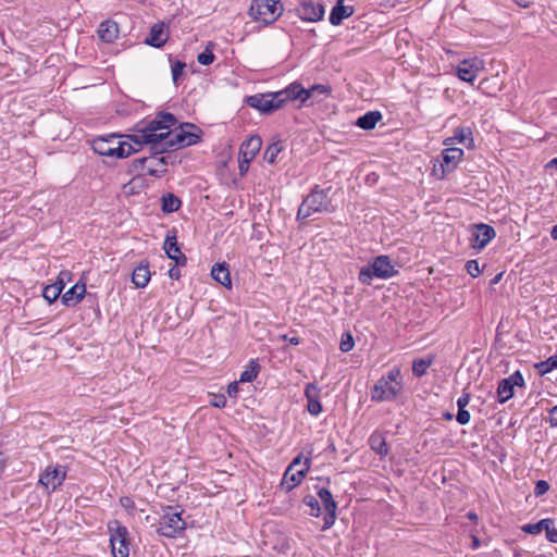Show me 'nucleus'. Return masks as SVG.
<instances>
[{"label": "nucleus", "mask_w": 557, "mask_h": 557, "mask_svg": "<svg viewBox=\"0 0 557 557\" xmlns=\"http://www.w3.org/2000/svg\"><path fill=\"white\" fill-rule=\"evenodd\" d=\"M176 122L172 113L161 112L153 120L138 125L135 133L126 137L137 146L151 145L152 150L164 152L169 149L171 128Z\"/></svg>", "instance_id": "nucleus-1"}, {"label": "nucleus", "mask_w": 557, "mask_h": 557, "mask_svg": "<svg viewBox=\"0 0 557 557\" xmlns=\"http://www.w3.org/2000/svg\"><path fill=\"white\" fill-rule=\"evenodd\" d=\"M403 387L400 368L393 367L374 384L371 389V399L376 403L393 401L403 392Z\"/></svg>", "instance_id": "nucleus-2"}, {"label": "nucleus", "mask_w": 557, "mask_h": 557, "mask_svg": "<svg viewBox=\"0 0 557 557\" xmlns=\"http://www.w3.org/2000/svg\"><path fill=\"white\" fill-rule=\"evenodd\" d=\"M122 136L112 134L108 137H99L92 140V150L103 157L127 158L138 151L129 141L122 140Z\"/></svg>", "instance_id": "nucleus-3"}, {"label": "nucleus", "mask_w": 557, "mask_h": 557, "mask_svg": "<svg viewBox=\"0 0 557 557\" xmlns=\"http://www.w3.org/2000/svg\"><path fill=\"white\" fill-rule=\"evenodd\" d=\"M398 273L395 265L386 255L373 258L370 263L362 267L358 280L364 285H371L373 278L388 280Z\"/></svg>", "instance_id": "nucleus-4"}, {"label": "nucleus", "mask_w": 557, "mask_h": 557, "mask_svg": "<svg viewBox=\"0 0 557 557\" xmlns=\"http://www.w3.org/2000/svg\"><path fill=\"white\" fill-rule=\"evenodd\" d=\"M327 211H331V201L327 196V190L320 189L315 186L299 206L297 220H306L314 213Z\"/></svg>", "instance_id": "nucleus-5"}, {"label": "nucleus", "mask_w": 557, "mask_h": 557, "mask_svg": "<svg viewBox=\"0 0 557 557\" xmlns=\"http://www.w3.org/2000/svg\"><path fill=\"white\" fill-rule=\"evenodd\" d=\"M182 510L177 507L164 508L159 522L154 525L156 532L165 537H176L186 529V522L182 518Z\"/></svg>", "instance_id": "nucleus-6"}, {"label": "nucleus", "mask_w": 557, "mask_h": 557, "mask_svg": "<svg viewBox=\"0 0 557 557\" xmlns=\"http://www.w3.org/2000/svg\"><path fill=\"white\" fill-rule=\"evenodd\" d=\"M282 12L283 5L280 0H253L249 8V15L267 25L275 22Z\"/></svg>", "instance_id": "nucleus-7"}, {"label": "nucleus", "mask_w": 557, "mask_h": 557, "mask_svg": "<svg viewBox=\"0 0 557 557\" xmlns=\"http://www.w3.org/2000/svg\"><path fill=\"white\" fill-rule=\"evenodd\" d=\"M110 533V545L113 557H128L129 556V534L126 527L122 525L120 521L113 520L108 524Z\"/></svg>", "instance_id": "nucleus-8"}, {"label": "nucleus", "mask_w": 557, "mask_h": 557, "mask_svg": "<svg viewBox=\"0 0 557 557\" xmlns=\"http://www.w3.org/2000/svg\"><path fill=\"white\" fill-rule=\"evenodd\" d=\"M153 151L154 152L149 157L133 160V171L144 175L148 174L156 177L162 176L166 172V158L159 156L161 152H158V150Z\"/></svg>", "instance_id": "nucleus-9"}, {"label": "nucleus", "mask_w": 557, "mask_h": 557, "mask_svg": "<svg viewBox=\"0 0 557 557\" xmlns=\"http://www.w3.org/2000/svg\"><path fill=\"white\" fill-rule=\"evenodd\" d=\"M310 458H306L304 461H301V456H297L287 467L283 475L282 487L286 492H289L298 486L310 470Z\"/></svg>", "instance_id": "nucleus-10"}, {"label": "nucleus", "mask_w": 557, "mask_h": 557, "mask_svg": "<svg viewBox=\"0 0 557 557\" xmlns=\"http://www.w3.org/2000/svg\"><path fill=\"white\" fill-rule=\"evenodd\" d=\"M201 131L194 124L185 123L178 128L171 131L169 149L188 147L200 140Z\"/></svg>", "instance_id": "nucleus-11"}, {"label": "nucleus", "mask_w": 557, "mask_h": 557, "mask_svg": "<svg viewBox=\"0 0 557 557\" xmlns=\"http://www.w3.org/2000/svg\"><path fill=\"white\" fill-rule=\"evenodd\" d=\"M66 478V469L63 466L49 465L39 476V483L50 492L62 485Z\"/></svg>", "instance_id": "nucleus-12"}, {"label": "nucleus", "mask_w": 557, "mask_h": 557, "mask_svg": "<svg viewBox=\"0 0 557 557\" xmlns=\"http://www.w3.org/2000/svg\"><path fill=\"white\" fill-rule=\"evenodd\" d=\"M484 70V61L480 58H471L461 61L457 66V75L461 81L473 83Z\"/></svg>", "instance_id": "nucleus-13"}, {"label": "nucleus", "mask_w": 557, "mask_h": 557, "mask_svg": "<svg viewBox=\"0 0 557 557\" xmlns=\"http://www.w3.org/2000/svg\"><path fill=\"white\" fill-rule=\"evenodd\" d=\"M524 379L520 371L513 372L510 376L503 379L498 383L497 396L498 401L504 404L513 396L515 386H523Z\"/></svg>", "instance_id": "nucleus-14"}, {"label": "nucleus", "mask_w": 557, "mask_h": 557, "mask_svg": "<svg viewBox=\"0 0 557 557\" xmlns=\"http://www.w3.org/2000/svg\"><path fill=\"white\" fill-rule=\"evenodd\" d=\"M318 496L321 499L324 509L326 511L323 521V530L330 529L336 520L337 504L333 498V495L329 488L321 487L318 490Z\"/></svg>", "instance_id": "nucleus-15"}, {"label": "nucleus", "mask_w": 557, "mask_h": 557, "mask_svg": "<svg viewBox=\"0 0 557 557\" xmlns=\"http://www.w3.org/2000/svg\"><path fill=\"white\" fill-rule=\"evenodd\" d=\"M495 230L487 224H475L471 228L472 247L482 250L495 237Z\"/></svg>", "instance_id": "nucleus-16"}, {"label": "nucleus", "mask_w": 557, "mask_h": 557, "mask_svg": "<svg viewBox=\"0 0 557 557\" xmlns=\"http://www.w3.org/2000/svg\"><path fill=\"white\" fill-rule=\"evenodd\" d=\"M297 15L306 22H318L324 16V7L319 2L302 1L296 9Z\"/></svg>", "instance_id": "nucleus-17"}, {"label": "nucleus", "mask_w": 557, "mask_h": 557, "mask_svg": "<svg viewBox=\"0 0 557 557\" xmlns=\"http://www.w3.org/2000/svg\"><path fill=\"white\" fill-rule=\"evenodd\" d=\"M305 396L308 400L307 409L310 414L317 417L322 412L320 401V388L314 383H308L305 388Z\"/></svg>", "instance_id": "nucleus-18"}, {"label": "nucleus", "mask_w": 557, "mask_h": 557, "mask_svg": "<svg viewBox=\"0 0 557 557\" xmlns=\"http://www.w3.org/2000/svg\"><path fill=\"white\" fill-rule=\"evenodd\" d=\"M261 146V138L252 135L240 145L239 156L244 158V162H250L260 151Z\"/></svg>", "instance_id": "nucleus-19"}, {"label": "nucleus", "mask_w": 557, "mask_h": 557, "mask_svg": "<svg viewBox=\"0 0 557 557\" xmlns=\"http://www.w3.org/2000/svg\"><path fill=\"white\" fill-rule=\"evenodd\" d=\"M166 256L174 260L177 265H185L187 262L186 256L181 251L175 236H166L163 245Z\"/></svg>", "instance_id": "nucleus-20"}, {"label": "nucleus", "mask_w": 557, "mask_h": 557, "mask_svg": "<svg viewBox=\"0 0 557 557\" xmlns=\"http://www.w3.org/2000/svg\"><path fill=\"white\" fill-rule=\"evenodd\" d=\"M97 34L101 41L111 44L119 36V25L111 20L103 21L100 23Z\"/></svg>", "instance_id": "nucleus-21"}, {"label": "nucleus", "mask_w": 557, "mask_h": 557, "mask_svg": "<svg viewBox=\"0 0 557 557\" xmlns=\"http://www.w3.org/2000/svg\"><path fill=\"white\" fill-rule=\"evenodd\" d=\"M86 293L85 283L77 282L74 286H72L67 292L62 295V302L67 307L75 306L78 304Z\"/></svg>", "instance_id": "nucleus-22"}, {"label": "nucleus", "mask_w": 557, "mask_h": 557, "mask_svg": "<svg viewBox=\"0 0 557 557\" xmlns=\"http://www.w3.org/2000/svg\"><path fill=\"white\" fill-rule=\"evenodd\" d=\"M247 104L262 113H271L274 111L271 99L268 94L249 96L246 100Z\"/></svg>", "instance_id": "nucleus-23"}, {"label": "nucleus", "mask_w": 557, "mask_h": 557, "mask_svg": "<svg viewBox=\"0 0 557 557\" xmlns=\"http://www.w3.org/2000/svg\"><path fill=\"white\" fill-rule=\"evenodd\" d=\"M168 40V34L164 29L163 24H154L148 37L145 39V42L151 47L160 48Z\"/></svg>", "instance_id": "nucleus-24"}, {"label": "nucleus", "mask_w": 557, "mask_h": 557, "mask_svg": "<svg viewBox=\"0 0 557 557\" xmlns=\"http://www.w3.org/2000/svg\"><path fill=\"white\" fill-rule=\"evenodd\" d=\"M211 276L214 281H216L221 285H223L227 288L232 287L230 270L225 262L215 263L211 269Z\"/></svg>", "instance_id": "nucleus-25"}, {"label": "nucleus", "mask_w": 557, "mask_h": 557, "mask_svg": "<svg viewBox=\"0 0 557 557\" xmlns=\"http://www.w3.org/2000/svg\"><path fill=\"white\" fill-rule=\"evenodd\" d=\"M287 101L300 100L302 104L308 101V91L300 83L294 82L283 89Z\"/></svg>", "instance_id": "nucleus-26"}, {"label": "nucleus", "mask_w": 557, "mask_h": 557, "mask_svg": "<svg viewBox=\"0 0 557 557\" xmlns=\"http://www.w3.org/2000/svg\"><path fill=\"white\" fill-rule=\"evenodd\" d=\"M355 12L351 5H334L330 13V23L334 26L339 25L343 20L350 17Z\"/></svg>", "instance_id": "nucleus-27"}, {"label": "nucleus", "mask_w": 557, "mask_h": 557, "mask_svg": "<svg viewBox=\"0 0 557 557\" xmlns=\"http://www.w3.org/2000/svg\"><path fill=\"white\" fill-rule=\"evenodd\" d=\"M455 140H457L459 144L465 145L466 147L470 148L473 146V137H472V131L470 127H460L455 131L454 137L447 138L445 140V145L453 144Z\"/></svg>", "instance_id": "nucleus-28"}, {"label": "nucleus", "mask_w": 557, "mask_h": 557, "mask_svg": "<svg viewBox=\"0 0 557 557\" xmlns=\"http://www.w3.org/2000/svg\"><path fill=\"white\" fill-rule=\"evenodd\" d=\"M369 445L381 457H385L388 454V447L383 433L373 432L369 437Z\"/></svg>", "instance_id": "nucleus-29"}, {"label": "nucleus", "mask_w": 557, "mask_h": 557, "mask_svg": "<svg viewBox=\"0 0 557 557\" xmlns=\"http://www.w3.org/2000/svg\"><path fill=\"white\" fill-rule=\"evenodd\" d=\"M150 281V271L147 264H139L133 271L132 282L136 287L144 288Z\"/></svg>", "instance_id": "nucleus-30"}, {"label": "nucleus", "mask_w": 557, "mask_h": 557, "mask_svg": "<svg viewBox=\"0 0 557 557\" xmlns=\"http://www.w3.org/2000/svg\"><path fill=\"white\" fill-rule=\"evenodd\" d=\"M381 119H382L381 112L369 111L366 114L358 117L356 125L366 131L373 129Z\"/></svg>", "instance_id": "nucleus-31"}, {"label": "nucleus", "mask_w": 557, "mask_h": 557, "mask_svg": "<svg viewBox=\"0 0 557 557\" xmlns=\"http://www.w3.org/2000/svg\"><path fill=\"white\" fill-rule=\"evenodd\" d=\"M308 91V100L312 99V102H320L331 92L329 85L318 84L310 88H306Z\"/></svg>", "instance_id": "nucleus-32"}, {"label": "nucleus", "mask_w": 557, "mask_h": 557, "mask_svg": "<svg viewBox=\"0 0 557 557\" xmlns=\"http://www.w3.org/2000/svg\"><path fill=\"white\" fill-rule=\"evenodd\" d=\"M443 161L447 166L455 168L456 164L461 160L463 150L460 148H446L442 152Z\"/></svg>", "instance_id": "nucleus-33"}, {"label": "nucleus", "mask_w": 557, "mask_h": 557, "mask_svg": "<svg viewBox=\"0 0 557 557\" xmlns=\"http://www.w3.org/2000/svg\"><path fill=\"white\" fill-rule=\"evenodd\" d=\"M260 372V364L257 359H251L239 376V382H252Z\"/></svg>", "instance_id": "nucleus-34"}, {"label": "nucleus", "mask_w": 557, "mask_h": 557, "mask_svg": "<svg viewBox=\"0 0 557 557\" xmlns=\"http://www.w3.org/2000/svg\"><path fill=\"white\" fill-rule=\"evenodd\" d=\"M182 201L174 194H165L162 196V211L172 213L180 209Z\"/></svg>", "instance_id": "nucleus-35"}, {"label": "nucleus", "mask_w": 557, "mask_h": 557, "mask_svg": "<svg viewBox=\"0 0 557 557\" xmlns=\"http://www.w3.org/2000/svg\"><path fill=\"white\" fill-rule=\"evenodd\" d=\"M552 524V519H542L536 523H528L522 527V531L529 534H540Z\"/></svg>", "instance_id": "nucleus-36"}, {"label": "nucleus", "mask_w": 557, "mask_h": 557, "mask_svg": "<svg viewBox=\"0 0 557 557\" xmlns=\"http://www.w3.org/2000/svg\"><path fill=\"white\" fill-rule=\"evenodd\" d=\"M62 293V286L60 284L47 285L44 288L42 297L49 302H54Z\"/></svg>", "instance_id": "nucleus-37"}, {"label": "nucleus", "mask_w": 557, "mask_h": 557, "mask_svg": "<svg viewBox=\"0 0 557 557\" xmlns=\"http://www.w3.org/2000/svg\"><path fill=\"white\" fill-rule=\"evenodd\" d=\"M536 368L541 374H546L554 369H557V355H554L545 361L537 363Z\"/></svg>", "instance_id": "nucleus-38"}, {"label": "nucleus", "mask_w": 557, "mask_h": 557, "mask_svg": "<svg viewBox=\"0 0 557 557\" xmlns=\"http://www.w3.org/2000/svg\"><path fill=\"white\" fill-rule=\"evenodd\" d=\"M268 95L271 99L272 106H274V111L282 108L287 102L286 94L283 89L276 92H268Z\"/></svg>", "instance_id": "nucleus-39"}, {"label": "nucleus", "mask_w": 557, "mask_h": 557, "mask_svg": "<svg viewBox=\"0 0 557 557\" xmlns=\"http://www.w3.org/2000/svg\"><path fill=\"white\" fill-rule=\"evenodd\" d=\"M281 150H282V147L278 143H274V144L270 145L264 152V160L268 163H274L276 161V157L281 152Z\"/></svg>", "instance_id": "nucleus-40"}, {"label": "nucleus", "mask_w": 557, "mask_h": 557, "mask_svg": "<svg viewBox=\"0 0 557 557\" xmlns=\"http://www.w3.org/2000/svg\"><path fill=\"white\" fill-rule=\"evenodd\" d=\"M305 504L310 507L309 515L312 517H319L321 513V507L319 500L314 496H306L304 499Z\"/></svg>", "instance_id": "nucleus-41"}, {"label": "nucleus", "mask_w": 557, "mask_h": 557, "mask_svg": "<svg viewBox=\"0 0 557 557\" xmlns=\"http://www.w3.org/2000/svg\"><path fill=\"white\" fill-rule=\"evenodd\" d=\"M355 346L354 337L350 333H345L342 335L341 343H339V349L343 352L350 351Z\"/></svg>", "instance_id": "nucleus-42"}, {"label": "nucleus", "mask_w": 557, "mask_h": 557, "mask_svg": "<svg viewBox=\"0 0 557 557\" xmlns=\"http://www.w3.org/2000/svg\"><path fill=\"white\" fill-rule=\"evenodd\" d=\"M431 362L425 361L423 359L414 360L412 366V371L416 376H422L426 369L430 367Z\"/></svg>", "instance_id": "nucleus-43"}, {"label": "nucleus", "mask_w": 557, "mask_h": 557, "mask_svg": "<svg viewBox=\"0 0 557 557\" xmlns=\"http://www.w3.org/2000/svg\"><path fill=\"white\" fill-rule=\"evenodd\" d=\"M197 61L201 65H210L214 61V54L212 51L207 47L206 50L198 54Z\"/></svg>", "instance_id": "nucleus-44"}, {"label": "nucleus", "mask_w": 557, "mask_h": 557, "mask_svg": "<svg viewBox=\"0 0 557 557\" xmlns=\"http://www.w3.org/2000/svg\"><path fill=\"white\" fill-rule=\"evenodd\" d=\"M466 270L472 277H476L481 273V269L476 260H469L466 263Z\"/></svg>", "instance_id": "nucleus-45"}, {"label": "nucleus", "mask_w": 557, "mask_h": 557, "mask_svg": "<svg viewBox=\"0 0 557 557\" xmlns=\"http://www.w3.org/2000/svg\"><path fill=\"white\" fill-rule=\"evenodd\" d=\"M185 63L181 61H176L172 64V78L176 83L181 75L183 74V71L185 69Z\"/></svg>", "instance_id": "nucleus-46"}, {"label": "nucleus", "mask_w": 557, "mask_h": 557, "mask_svg": "<svg viewBox=\"0 0 557 557\" xmlns=\"http://www.w3.org/2000/svg\"><path fill=\"white\" fill-rule=\"evenodd\" d=\"M210 404L215 408H224L226 406V398L223 394L213 395Z\"/></svg>", "instance_id": "nucleus-47"}, {"label": "nucleus", "mask_w": 557, "mask_h": 557, "mask_svg": "<svg viewBox=\"0 0 557 557\" xmlns=\"http://www.w3.org/2000/svg\"><path fill=\"white\" fill-rule=\"evenodd\" d=\"M548 490H549V484L544 480H540L535 484L534 494L536 496H541V495H544Z\"/></svg>", "instance_id": "nucleus-48"}, {"label": "nucleus", "mask_w": 557, "mask_h": 557, "mask_svg": "<svg viewBox=\"0 0 557 557\" xmlns=\"http://www.w3.org/2000/svg\"><path fill=\"white\" fill-rule=\"evenodd\" d=\"M456 420L461 425L468 424L470 421V412L466 409H458Z\"/></svg>", "instance_id": "nucleus-49"}, {"label": "nucleus", "mask_w": 557, "mask_h": 557, "mask_svg": "<svg viewBox=\"0 0 557 557\" xmlns=\"http://www.w3.org/2000/svg\"><path fill=\"white\" fill-rule=\"evenodd\" d=\"M546 539L550 543H557V529L554 525V521L552 520V524L545 529Z\"/></svg>", "instance_id": "nucleus-50"}, {"label": "nucleus", "mask_w": 557, "mask_h": 557, "mask_svg": "<svg viewBox=\"0 0 557 557\" xmlns=\"http://www.w3.org/2000/svg\"><path fill=\"white\" fill-rule=\"evenodd\" d=\"M470 401V394L463 393L458 399H457V406L458 409H466Z\"/></svg>", "instance_id": "nucleus-51"}, {"label": "nucleus", "mask_w": 557, "mask_h": 557, "mask_svg": "<svg viewBox=\"0 0 557 557\" xmlns=\"http://www.w3.org/2000/svg\"><path fill=\"white\" fill-rule=\"evenodd\" d=\"M548 421L550 426H557V406L553 407L548 412Z\"/></svg>", "instance_id": "nucleus-52"}, {"label": "nucleus", "mask_w": 557, "mask_h": 557, "mask_svg": "<svg viewBox=\"0 0 557 557\" xmlns=\"http://www.w3.org/2000/svg\"><path fill=\"white\" fill-rule=\"evenodd\" d=\"M237 393H238V382H232L228 384L227 386V395L230 397H237Z\"/></svg>", "instance_id": "nucleus-53"}, {"label": "nucleus", "mask_w": 557, "mask_h": 557, "mask_svg": "<svg viewBox=\"0 0 557 557\" xmlns=\"http://www.w3.org/2000/svg\"><path fill=\"white\" fill-rule=\"evenodd\" d=\"M180 267L181 265H177L175 263V265H173L170 270H169V276L172 278V280H178L181 277V270H180Z\"/></svg>", "instance_id": "nucleus-54"}, {"label": "nucleus", "mask_w": 557, "mask_h": 557, "mask_svg": "<svg viewBox=\"0 0 557 557\" xmlns=\"http://www.w3.org/2000/svg\"><path fill=\"white\" fill-rule=\"evenodd\" d=\"M69 278H70V272H66V271L60 272V274L58 276V281L54 284H60L63 289L65 286V280H69Z\"/></svg>", "instance_id": "nucleus-55"}, {"label": "nucleus", "mask_w": 557, "mask_h": 557, "mask_svg": "<svg viewBox=\"0 0 557 557\" xmlns=\"http://www.w3.org/2000/svg\"><path fill=\"white\" fill-rule=\"evenodd\" d=\"M250 162H244V158L239 156V172L240 174H245L248 171Z\"/></svg>", "instance_id": "nucleus-56"}, {"label": "nucleus", "mask_w": 557, "mask_h": 557, "mask_svg": "<svg viewBox=\"0 0 557 557\" xmlns=\"http://www.w3.org/2000/svg\"><path fill=\"white\" fill-rule=\"evenodd\" d=\"M284 339L288 341L289 344L292 345H298L299 344V338L294 336V337H287L286 335L284 336Z\"/></svg>", "instance_id": "nucleus-57"}, {"label": "nucleus", "mask_w": 557, "mask_h": 557, "mask_svg": "<svg viewBox=\"0 0 557 557\" xmlns=\"http://www.w3.org/2000/svg\"><path fill=\"white\" fill-rule=\"evenodd\" d=\"M479 547H480V540L475 535H472V548L478 549Z\"/></svg>", "instance_id": "nucleus-58"}, {"label": "nucleus", "mask_w": 557, "mask_h": 557, "mask_svg": "<svg viewBox=\"0 0 557 557\" xmlns=\"http://www.w3.org/2000/svg\"><path fill=\"white\" fill-rule=\"evenodd\" d=\"M546 168H555V169H557V158L552 159V160L547 163Z\"/></svg>", "instance_id": "nucleus-59"}, {"label": "nucleus", "mask_w": 557, "mask_h": 557, "mask_svg": "<svg viewBox=\"0 0 557 557\" xmlns=\"http://www.w3.org/2000/svg\"><path fill=\"white\" fill-rule=\"evenodd\" d=\"M467 517H468L470 520H472V521H476V520H478V516H476V513H475V512H473V511H469V512L467 513Z\"/></svg>", "instance_id": "nucleus-60"}, {"label": "nucleus", "mask_w": 557, "mask_h": 557, "mask_svg": "<svg viewBox=\"0 0 557 557\" xmlns=\"http://www.w3.org/2000/svg\"><path fill=\"white\" fill-rule=\"evenodd\" d=\"M550 236L553 239H557V225H555L550 231Z\"/></svg>", "instance_id": "nucleus-61"}, {"label": "nucleus", "mask_w": 557, "mask_h": 557, "mask_svg": "<svg viewBox=\"0 0 557 557\" xmlns=\"http://www.w3.org/2000/svg\"><path fill=\"white\" fill-rule=\"evenodd\" d=\"M443 417H444L445 420H451L453 419V414L450 412H445L443 414Z\"/></svg>", "instance_id": "nucleus-62"}, {"label": "nucleus", "mask_w": 557, "mask_h": 557, "mask_svg": "<svg viewBox=\"0 0 557 557\" xmlns=\"http://www.w3.org/2000/svg\"><path fill=\"white\" fill-rule=\"evenodd\" d=\"M344 1H345V0H337L336 5H344Z\"/></svg>", "instance_id": "nucleus-63"}, {"label": "nucleus", "mask_w": 557, "mask_h": 557, "mask_svg": "<svg viewBox=\"0 0 557 557\" xmlns=\"http://www.w3.org/2000/svg\"><path fill=\"white\" fill-rule=\"evenodd\" d=\"M499 277H500V274H499V275H497V276L494 278V283H497V282H498V280H499Z\"/></svg>", "instance_id": "nucleus-64"}]
</instances>
